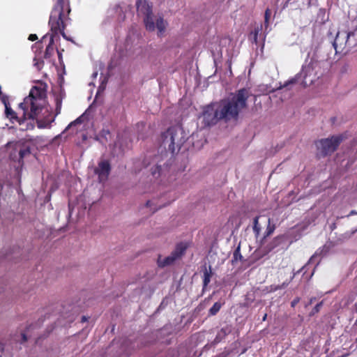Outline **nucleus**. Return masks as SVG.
Wrapping results in <instances>:
<instances>
[{
    "label": "nucleus",
    "instance_id": "obj_18",
    "mask_svg": "<svg viewBox=\"0 0 357 357\" xmlns=\"http://www.w3.org/2000/svg\"><path fill=\"white\" fill-rule=\"evenodd\" d=\"M211 267L209 268V270H208L206 268H205L204 272V286L206 287L208 285V284L211 281Z\"/></svg>",
    "mask_w": 357,
    "mask_h": 357
},
{
    "label": "nucleus",
    "instance_id": "obj_5",
    "mask_svg": "<svg viewBox=\"0 0 357 357\" xmlns=\"http://www.w3.org/2000/svg\"><path fill=\"white\" fill-rule=\"evenodd\" d=\"M315 77L314 68H302L299 74L284 82L281 88L290 90L300 86L306 87L314 83Z\"/></svg>",
    "mask_w": 357,
    "mask_h": 357
},
{
    "label": "nucleus",
    "instance_id": "obj_12",
    "mask_svg": "<svg viewBox=\"0 0 357 357\" xmlns=\"http://www.w3.org/2000/svg\"><path fill=\"white\" fill-rule=\"evenodd\" d=\"M263 25L261 24L255 27L248 35V40L252 43L257 45L258 43V35L262 31Z\"/></svg>",
    "mask_w": 357,
    "mask_h": 357
},
{
    "label": "nucleus",
    "instance_id": "obj_4",
    "mask_svg": "<svg viewBox=\"0 0 357 357\" xmlns=\"http://www.w3.org/2000/svg\"><path fill=\"white\" fill-rule=\"evenodd\" d=\"M186 140V134L180 126L168 129L162 136V145L172 153L178 152Z\"/></svg>",
    "mask_w": 357,
    "mask_h": 357
},
{
    "label": "nucleus",
    "instance_id": "obj_16",
    "mask_svg": "<svg viewBox=\"0 0 357 357\" xmlns=\"http://www.w3.org/2000/svg\"><path fill=\"white\" fill-rule=\"evenodd\" d=\"M186 248V243H181L176 246V250L173 252L176 253V257L178 258L181 255H183Z\"/></svg>",
    "mask_w": 357,
    "mask_h": 357
},
{
    "label": "nucleus",
    "instance_id": "obj_13",
    "mask_svg": "<svg viewBox=\"0 0 357 357\" xmlns=\"http://www.w3.org/2000/svg\"><path fill=\"white\" fill-rule=\"evenodd\" d=\"M178 257L176 253L172 252L169 256L162 258L160 257L158 260L160 266H165L172 264Z\"/></svg>",
    "mask_w": 357,
    "mask_h": 357
},
{
    "label": "nucleus",
    "instance_id": "obj_35",
    "mask_svg": "<svg viewBox=\"0 0 357 357\" xmlns=\"http://www.w3.org/2000/svg\"><path fill=\"white\" fill-rule=\"evenodd\" d=\"M266 317H267V314H264V316L263 317V319H263V321H265V320H266Z\"/></svg>",
    "mask_w": 357,
    "mask_h": 357
},
{
    "label": "nucleus",
    "instance_id": "obj_22",
    "mask_svg": "<svg viewBox=\"0 0 357 357\" xmlns=\"http://www.w3.org/2000/svg\"><path fill=\"white\" fill-rule=\"evenodd\" d=\"M102 70L100 72V82L102 85H103L107 82V77L103 76L105 74H107L108 68H100Z\"/></svg>",
    "mask_w": 357,
    "mask_h": 357
},
{
    "label": "nucleus",
    "instance_id": "obj_26",
    "mask_svg": "<svg viewBox=\"0 0 357 357\" xmlns=\"http://www.w3.org/2000/svg\"><path fill=\"white\" fill-rule=\"evenodd\" d=\"M80 119H76L75 121L72 122L70 124H69L68 127V128H70V127H73L74 126H76L77 124L78 123H80Z\"/></svg>",
    "mask_w": 357,
    "mask_h": 357
},
{
    "label": "nucleus",
    "instance_id": "obj_33",
    "mask_svg": "<svg viewBox=\"0 0 357 357\" xmlns=\"http://www.w3.org/2000/svg\"><path fill=\"white\" fill-rule=\"evenodd\" d=\"M153 202L151 201H149L146 203V205L149 207H151Z\"/></svg>",
    "mask_w": 357,
    "mask_h": 357
},
{
    "label": "nucleus",
    "instance_id": "obj_27",
    "mask_svg": "<svg viewBox=\"0 0 357 357\" xmlns=\"http://www.w3.org/2000/svg\"><path fill=\"white\" fill-rule=\"evenodd\" d=\"M289 282H284L280 287H275L273 290L275 291L278 289L285 288L288 285Z\"/></svg>",
    "mask_w": 357,
    "mask_h": 357
},
{
    "label": "nucleus",
    "instance_id": "obj_31",
    "mask_svg": "<svg viewBox=\"0 0 357 357\" xmlns=\"http://www.w3.org/2000/svg\"><path fill=\"white\" fill-rule=\"evenodd\" d=\"M60 107H61V102L57 100H56V109L59 110V109H60Z\"/></svg>",
    "mask_w": 357,
    "mask_h": 357
},
{
    "label": "nucleus",
    "instance_id": "obj_19",
    "mask_svg": "<svg viewBox=\"0 0 357 357\" xmlns=\"http://www.w3.org/2000/svg\"><path fill=\"white\" fill-rule=\"evenodd\" d=\"M261 227L259 225V218L257 217L254 220V226H253V230L255 233L256 236H258L261 231Z\"/></svg>",
    "mask_w": 357,
    "mask_h": 357
},
{
    "label": "nucleus",
    "instance_id": "obj_21",
    "mask_svg": "<svg viewBox=\"0 0 357 357\" xmlns=\"http://www.w3.org/2000/svg\"><path fill=\"white\" fill-rule=\"evenodd\" d=\"M221 304L218 302H216L213 304V305L210 309L209 312L211 315H215L220 309Z\"/></svg>",
    "mask_w": 357,
    "mask_h": 357
},
{
    "label": "nucleus",
    "instance_id": "obj_3",
    "mask_svg": "<svg viewBox=\"0 0 357 357\" xmlns=\"http://www.w3.org/2000/svg\"><path fill=\"white\" fill-rule=\"evenodd\" d=\"M70 13V8L69 3H66L65 0H57L51 12L49 19V26L50 27V32L45 35L38 43V45L43 43L47 45L45 52V59H47L54 54V38H59V33L62 37L67 40L72 41L71 38H68L64 32L66 27V21L70 20L68 15Z\"/></svg>",
    "mask_w": 357,
    "mask_h": 357
},
{
    "label": "nucleus",
    "instance_id": "obj_24",
    "mask_svg": "<svg viewBox=\"0 0 357 357\" xmlns=\"http://www.w3.org/2000/svg\"><path fill=\"white\" fill-rule=\"evenodd\" d=\"M57 54H58V58H59V63H60L61 67H65V65H64V63H63V61H62L61 53L59 50H57Z\"/></svg>",
    "mask_w": 357,
    "mask_h": 357
},
{
    "label": "nucleus",
    "instance_id": "obj_37",
    "mask_svg": "<svg viewBox=\"0 0 357 357\" xmlns=\"http://www.w3.org/2000/svg\"><path fill=\"white\" fill-rule=\"evenodd\" d=\"M350 36V33H347V38H349Z\"/></svg>",
    "mask_w": 357,
    "mask_h": 357
},
{
    "label": "nucleus",
    "instance_id": "obj_1",
    "mask_svg": "<svg viewBox=\"0 0 357 357\" xmlns=\"http://www.w3.org/2000/svg\"><path fill=\"white\" fill-rule=\"evenodd\" d=\"M23 119L17 122L22 130H32L34 128L33 119H37L39 128H48L54 121L51 107L47 104L46 89L43 83L32 87L29 95L19 105Z\"/></svg>",
    "mask_w": 357,
    "mask_h": 357
},
{
    "label": "nucleus",
    "instance_id": "obj_2",
    "mask_svg": "<svg viewBox=\"0 0 357 357\" xmlns=\"http://www.w3.org/2000/svg\"><path fill=\"white\" fill-rule=\"evenodd\" d=\"M250 95L248 89H240L231 100H223L204 107L199 119L205 126L215 124L221 119H236L239 112L246 108L247 100Z\"/></svg>",
    "mask_w": 357,
    "mask_h": 357
},
{
    "label": "nucleus",
    "instance_id": "obj_15",
    "mask_svg": "<svg viewBox=\"0 0 357 357\" xmlns=\"http://www.w3.org/2000/svg\"><path fill=\"white\" fill-rule=\"evenodd\" d=\"M155 27L158 30V35L161 36L165 30L166 26L165 21L162 17H160L156 20L155 24Z\"/></svg>",
    "mask_w": 357,
    "mask_h": 357
},
{
    "label": "nucleus",
    "instance_id": "obj_34",
    "mask_svg": "<svg viewBox=\"0 0 357 357\" xmlns=\"http://www.w3.org/2000/svg\"><path fill=\"white\" fill-rule=\"evenodd\" d=\"M98 75V72H95L92 74L93 77H96Z\"/></svg>",
    "mask_w": 357,
    "mask_h": 357
},
{
    "label": "nucleus",
    "instance_id": "obj_36",
    "mask_svg": "<svg viewBox=\"0 0 357 357\" xmlns=\"http://www.w3.org/2000/svg\"><path fill=\"white\" fill-rule=\"evenodd\" d=\"M3 349V344L0 343V351H2Z\"/></svg>",
    "mask_w": 357,
    "mask_h": 357
},
{
    "label": "nucleus",
    "instance_id": "obj_23",
    "mask_svg": "<svg viewBox=\"0 0 357 357\" xmlns=\"http://www.w3.org/2000/svg\"><path fill=\"white\" fill-rule=\"evenodd\" d=\"M339 34H340V33H339V32H338V33H337V36H336V37H335V40H334V42H333V47L335 48V52H337V40H338V39H339Z\"/></svg>",
    "mask_w": 357,
    "mask_h": 357
},
{
    "label": "nucleus",
    "instance_id": "obj_9",
    "mask_svg": "<svg viewBox=\"0 0 357 357\" xmlns=\"http://www.w3.org/2000/svg\"><path fill=\"white\" fill-rule=\"evenodd\" d=\"M320 66V61L316 52H309L302 67H317Z\"/></svg>",
    "mask_w": 357,
    "mask_h": 357
},
{
    "label": "nucleus",
    "instance_id": "obj_25",
    "mask_svg": "<svg viewBox=\"0 0 357 357\" xmlns=\"http://www.w3.org/2000/svg\"><path fill=\"white\" fill-rule=\"evenodd\" d=\"M38 39V36L36 34H30L29 36V40L31 41H35Z\"/></svg>",
    "mask_w": 357,
    "mask_h": 357
},
{
    "label": "nucleus",
    "instance_id": "obj_39",
    "mask_svg": "<svg viewBox=\"0 0 357 357\" xmlns=\"http://www.w3.org/2000/svg\"><path fill=\"white\" fill-rule=\"evenodd\" d=\"M265 38H266V35L264 36V38H263V40H265Z\"/></svg>",
    "mask_w": 357,
    "mask_h": 357
},
{
    "label": "nucleus",
    "instance_id": "obj_6",
    "mask_svg": "<svg viewBox=\"0 0 357 357\" xmlns=\"http://www.w3.org/2000/svg\"><path fill=\"white\" fill-rule=\"evenodd\" d=\"M344 139L343 135L333 136L331 138L323 139L317 143V149L324 155L334 152Z\"/></svg>",
    "mask_w": 357,
    "mask_h": 357
},
{
    "label": "nucleus",
    "instance_id": "obj_17",
    "mask_svg": "<svg viewBox=\"0 0 357 357\" xmlns=\"http://www.w3.org/2000/svg\"><path fill=\"white\" fill-rule=\"evenodd\" d=\"M271 10L269 8H266L264 13V28L265 31L268 29L269 26V20L271 17Z\"/></svg>",
    "mask_w": 357,
    "mask_h": 357
},
{
    "label": "nucleus",
    "instance_id": "obj_8",
    "mask_svg": "<svg viewBox=\"0 0 357 357\" xmlns=\"http://www.w3.org/2000/svg\"><path fill=\"white\" fill-rule=\"evenodd\" d=\"M110 166L107 161L103 160L98 164V167L95 169L96 174L98 175L100 182L105 181L109 174Z\"/></svg>",
    "mask_w": 357,
    "mask_h": 357
},
{
    "label": "nucleus",
    "instance_id": "obj_11",
    "mask_svg": "<svg viewBox=\"0 0 357 357\" xmlns=\"http://www.w3.org/2000/svg\"><path fill=\"white\" fill-rule=\"evenodd\" d=\"M2 101L5 105V115L6 118L10 119L12 123L18 122L20 119L17 116L16 112L11 109L5 98H2Z\"/></svg>",
    "mask_w": 357,
    "mask_h": 357
},
{
    "label": "nucleus",
    "instance_id": "obj_10",
    "mask_svg": "<svg viewBox=\"0 0 357 357\" xmlns=\"http://www.w3.org/2000/svg\"><path fill=\"white\" fill-rule=\"evenodd\" d=\"M137 10L139 13L144 15V16L152 14V8L146 1L142 0H137L136 1Z\"/></svg>",
    "mask_w": 357,
    "mask_h": 357
},
{
    "label": "nucleus",
    "instance_id": "obj_32",
    "mask_svg": "<svg viewBox=\"0 0 357 357\" xmlns=\"http://www.w3.org/2000/svg\"><path fill=\"white\" fill-rule=\"evenodd\" d=\"M10 156L12 157V158L13 160H15L16 158V155H15V153H10Z\"/></svg>",
    "mask_w": 357,
    "mask_h": 357
},
{
    "label": "nucleus",
    "instance_id": "obj_14",
    "mask_svg": "<svg viewBox=\"0 0 357 357\" xmlns=\"http://www.w3.org/2000/svg\"><path fill=\"white\" fill-rule=\"evenodd\" d=\"M144 22L146 29L149 31H153L155 29V22L153 18V13L144 16Z\"/></svg>",
    "mask_w": 357,
    "mask_h": 357
},
{
    "label": "nucleus",
    "instance_id": "obj_29",
    "mask_svg": "<svg viewBox=\"0 0 357 357\" xmlns=\"http://www.w3.org/2000/svg\"><path fill=\"white\" fill-rule=\"evenodd\" d=\"M321 305H322V303H320L317 304V305L315 306L314 310H315V311H316V312H318V311H319V307L321 306Z\"/></svg>",
    "mask_w": 357,
    "mask_h": 357
},
{
    "label": "nucleus",
    "instance_id": "obj_38",
    "mask_svg": "<svg viewBox=\"0 0 357 357\" xmlns=\"http://www.w3.org/2000/svg\"><path fill=\"white\" fill-rule=\"evenodd\" d=\"M23 338H24V340H26V337H25L24 335H23Z\"/></svg>",
    "mask_w": 357,
    "mask_h": 357
},
{
    "label": "nucleus",
    "instance_id": "obj_30",
    "mask_svg": "<svg viewBox=\"0 0 357 357\" xmlns=\"http://www.w3.org/2000/svg\"><path fill=\"white\" fill-rule=\"evenodd\" d=\"M298 302V299H295L291 302V305L294 307L295 306Z\"/></svg>",
    "mask_w": 357,
    "mask_h": 357
},
{
    "label": "nucleus",
    "instance_id": "obj_20",
    "mask_svg": "<svg viewBox=\"0 0 357 357\" xmlns=\"http://www.w3.org/2000/svg\"><path fill=\"white\" fill-rule=\"evenodd\" d=\"M268 223L266 231V236H270L275 229V226L271 225V219L268 218L266 221Z\"/></svg>",
    "mask_w": 357,
    "mask_h": 357
},
{
    "label": "nucleus",
    "instance_id": "obj_28",
    "mask_svg": "<svg viewBox=\"0 0 357 357\" xmlns=\"http://www.w3.org/2000/svg\"><path fill=\"white\" fill-rule=\"evenodd\" d=\"M303 3L305 4L307 7H310L312 3V0H303Z\"/></svg>",
    "mask_w": 357,
    "mask_h": 357
},
{
    "label": "nucleus",
    "instance_id": "obj_7",
    "mask_svg": "<svg viewBox=\"0 0 357 357\" xmlns=\"http://www.w3.org/2000/svg\"><path fill=\"white\" fill-rule=\"evenodd\" d=\"M6 147L8 149H13L15 151L18 152L20 159L23 158L29 153V146L25 145L22 141L9 142L7 143Z\"/></svg>",
    "mask_w": 357,
    "mask_h": 357
}]
</instances>
